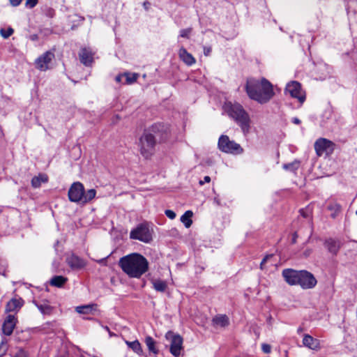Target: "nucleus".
Instances as JSON below:
<instances>
[{
	"mask_svg": "<svg viewBox=\"0 0 357 357\" xmlns=\"http://www.w3.org/2000/svg\"><path fill=\"white\" fill-rule=\"evenodd\" d=\"M191 31H192V29L191 28H188V29H182L180 31V36L181 37H183V38H188Z\"/></svg>",
	"mask_w": 357,
	"mask_h": 357,
	"instance_id": "34",
	"label": "nucleus"
},
{
	"mask_svg": "<svg viewBox=\"0 0 357 357\" xmlns=\"http://www.w3.org/2000/svg\"><path fill=\"white\" fill-rule=\"evenodd\" d=\"M219 149L225 153L231 154H241L243 152V149L240 144L234 141L230 140L227 135H222L218 140Z\"/></svg>",
	"mask_w": 357,
	"mask_h": 357,
	"instance_id": "6",
	"label": "nucleus"
},
{
	"mask_svg": "<svg viewBox=\"0 0 357 357\" xmlns=\"http://www.w3.org/2000/svg\"><path fill=\"white\" fill-rule=\"evenodd\" d=\"M80 61L85 66H89L93 62V53L86 48H83L79 53Z\"/></svg>",
	"mask_w": 357,
	"mask_h": 357,
	"instance_id": "19",
	"label": "nucleus"
},
{
	"mask_svg": "<svg viewBox=\"0 0 357 357\" xmlns=\"http://www.w3.org/2000/svg\"><path fill=\"white\" fill-rule=\"evenodd\" d=\"M271 257V256H266V257H265L263 259V260L261 261V264H260V267H261V269H263V266H264V265L265 264V263L266 262V261L268 260V259L269 257Z\"/></svg>",
	"mask_w": 357,
	"mask_h": 357,
	"instance_id": "42",
	"label": "nucleus"
},
{
	"mask_svg": "<svg viewBox=\"0 0 357 357\" xmlns=\"http://www.w3.org/2000/svg\"><path fill=\"white\" fill-rule=\"evenodd\" d=\"M285 91L292 98L298 99L301 104L305 100V93L302 90L300 83L296 81L288 83L286 86Z\"/></svg>",
	"mask_w": 357,
	"mask_h": 357,
	"instance_id": "10",
	"label": "nucleus"
},
{
	"mask_svg": "<svg viewBox=\"0 0 357 357\" xmlns=\"http://www.w3.org/2000/svg\"><path fill=\"white\" fill-rule=\"evenodd\" d=\"M151 284L154 289L157 291L164 292L167 288V282L160 279L152 280Z\"/></svg>",
	"mask_w": 357,
	"mask_h": 357,
	"instance_id": "22",
	"label": "nucleus"
},
{
	"mask_svg": "<svg viewBox=\"0 0 357 357\" xmlns=\"http://www.w3.org/2000/svg\"><path fill=\"white\" fill-rule=\"evenodd\" d=\"M294 164H286L284 165L283 168L285 169H291L293 167Z\"/></svg>",
	"mask_w": 357,
	"mask_h": 357,
	"instance_id": "44",
	"label": "nucleus"
},
{
	"mask_svg": "<svg viewBox=\"0 0 357 357\" xmlns=\"http://www.w3.org/2000/svg\"><path fill=\"white\" fill-rule=\"evenodd\" d=\"M155 139L149 132H144L139 138V146L141 154L146 158H149L154 153Z\"/></svg>",
	"mask_w": 357,
	"mask_h": 357,
	"instance_id": "5",
	"label": "nucleus"
},
{
	"mask_svg": "<svg viewBox=\"0 0 357 357\" xmlns=\"http://www.w3.org/2000/svg\"><path fill=\"white\" fill-rule=\"evenodd\" d=\"M124 76L126 78V84H132V83L135 82L138 77V75L136 73H133V74L126 73L124 75Z\"/></svg>",
	"mask_w": 357,
	"mask_h": 357,
	"instance_id": "31",
	"label": "nucleus"
},
{
	"mask_svg": "<svg viewBox=\"0 0 357 357\" xmlns=\"http://www.w3.org/2000/svg\"><path fill=\"white\" fill-rule=\"evenodd\" d=\"M106 331H108L109 332V328L107 326L105 327Z\"/></svg>",
	"mask_w": 357,
	"mask_h": 357,
	"instance_id": "50",
	"label": "nucleus"
},
{
	"mask_svg": "<svg viewBox=\"0 0 357 357\" xmlns=\"http://www.w3.org/2000/svg\"><path fill=\"white\" fill-rule=\"evenodd\" d=\"M214 324L220 327H225L229 324V318L226 315H218L213 318Z\"/></svg>",
	"mask_w": 357,
	"mask_h": 357,
	"instance_id": "24",
	"label": "nucleus"
},
{
	"mask_svg": "<svg viewBox=\"0 0 357 357\" xmlns=\"http://www.w3.org/2000/svg\"><path fill=\"white\" fill-rule=\"evenodd\" d=\"M356 214L357 215V211H356Z\"/></svg>",
	"mask_w": 357,
	"mask_h": 357,
	"instance_id": "51",
	"label": "nucleus"
},
{
	"mask_svg": "<svg viewBox=\"0 0 357 357\" xmlns=\"http://www.w3.org/2000/svg\"><path fill=\"white\" fill-rule=\"evenodd\" d=\"M302 342L304 347L311 350L319 351L321 349L320 340L308 334L303 335Z\"/></svg>",
	"mask_w": 357,
	"mask_h": 357,
	"instance_id": "15",
	"label": "nucleus"
},
{
	"mask_svg": "<svg viewBox=\"0 0 357 357\" xmlns=\"http://www.w3.org/2000/svg\"><path fill=\"white\" fill-rule=\"evenodd\" d=\"M261 349L265 354H269L271 352V347L268 344H262Z\"/></svg>",
	"mask_w": 357,
	"mask_h": 357,
	"instance_id": "38",
	"label": "nucleus"
},
{
	"mask_svg": "<svg viewBox=\"0 0 357 357\" xmlns=\"http://www.w3.org/2000/svg\"><path fill=\"white\" fill-rule=\"evenodd\" d=\"M130 237L144 243H149L152 240V233L146 225H140L130 231Z\"/></svg>",
	"mask_w": 357,
	"mask_h": 357,
	"instance_id": "9",
	"label": "nucleus"
},
{
	"mask_svg": "<svg viewBox=\"0 0 357 357\" xmlns=\"http://www.w3.org/2000/svg\"><path fill=\"white\" fill-rule=\"evenodd\" d=\"M17 319L14 315L9 314L6 317L2 326V331L4 335H10L16 326Z\"/></svg>",
	"mask_w": 357,
	"mask_h": 357,
	"instance_id": "14",
	"label": "nucleus"
},
{
	"mask_svg": "<svg viewBox=\"0 0 357 357\" xmlns=\"http://www.w3.org/2000/svg\"><path fill=\"white\" fill-rule=\"evenodd\" d=\"M178 56L187 66H190L196 63L195 58L183 47L178 50Z\"/></svg>",
	"mask_w": 357,
	"mask_h": 357,
	"instance_id": "16",
	"label": "nucleus"
},
{
	"mask_svg": "<svg viewBox=\"0 0 357 357\" xmlns=\"http://www.w3.org/2000/svg\"><path fill=\"white\" fill-rule=\"evenodd\" d=\"M67 281V278H64L61 275L54 276L52 278L50 281V284L52 286L61 287H62L66 282Z\"/></svg>",
	"mask_w": 357,
	"mask_h": 357,
	"instance_id": "28",
	"label": "nucleus"
},
{
	"mask_svg": "<svg viewBox=\"0 0 357 357\" xmlns=\"http://www.w3.org/2000/svg\"><path fill=\"white\" fill-rule=\"evenodd\" d=\"M145 343L151 352L154 354H158V349L155 347V341L150 336L145 338Z\"/></svg>",
	"mask_w": 357,
	"mask_h": 357,
	"instance_id": "27",
	"label": "nucleus"
},
{
	"mask_svg": "<svg viewBox=\"0 0 357 357\" xmlns=\"http://www.w3.org/2000/svg\"><path fill=\"white\" fill-rule=\"evenodd\" d=\"M193 213L191 211H187L181 217V221L184 224L185 227L186 228H189L192 223V219Z\"/></svg>",
	"mask_w": 357,
	"mask_h": 357,
	"instance_id": "25",
	"label": "nucleus"
},
{
	"mask_svg": "<svg viewBox=\"0 0 357 357\" xmlns=\"http://www.w3.org/2000/svg\"><path fill=\"white\" fill-rule=\"evenodd\" d=\"M13 357H28V354L22 349H19Z\"/></svg>",
	"mask_w": 357,
	"mask_h": 357,
	"instance_id": "35",
	"label": "nucleus"
},
{
	"mask_svg": "<svg viewBox=\"0 0 357 357\" xmlns=\"http://www.w3.org/2000/svg\"><path fill=\"white\" fill-rule=\"evenodd\" d=\"M300 213H301V214L303 217H306V215H305V213H304V211H303V210H301V211H300Z\"/></svg>",
	"mask_w": 357,
	"mask_h": 357,
	"instance_id": "47",
	"label": "nucleus"
},
{
	"mask_svg": "<svg viewBox=\"0 0 357 357\" xmlns=\"http://www.w3.org/2000/svg\"><path fill=\"white\" fill-rule=\"evenodd\" d=\"M97 310L96 304H89L86 305L77 306L75 308V311L79 314H93L94 311Z\"/></svg>",
	"mask_w": 357,
	"mask_h": 357,
	"instance_id": "21",
	"label": "nucleus"
},
{
	"mask_svg": "<svg viewBox=\"0 0 357 357\" xmlns=\"http://www.w3.org/2000/svg\"><path fill=\"white\" fill-rule=\"evenodd\" d=\"M14 32V30L9 27L7 29H1L0 30V34L3 38H8L10 37Z\"/></svg>",
	"mask_w": 357,
	"mask_h": 357,
	"instance_id": "32",
	"label": "nucleus"
},
{
	"mask_svg": "<svg viewBox=\"0 0 357 357\" xmlns=\"http://www.w3.org/2000/svg\"><path fill=\"white\" fill-rule=\"evenodd\" d=\"M211 181V178L208 176H206L204 178V180L199 181V184L201 185H204L205 183H209Z\"/></svg>",
	"mask_w": 357,
	"mask_h": 357,
	"instance_id": "39",
	"label": "nucleus"
},
{
	"mask_svg": "<svg viewBox=\"0 0 357 357\" xmlns=\"http://www.w3.org/2000/svg\"><path fill=\"white\" fill-rule=\"evenodd\" d=\"M297 237H298L297 233L296 232L294 233L293 237H292V243H295L296 242Z\"/></svg>",
	"mask_w": 357,
	"mask_h": 357,
	"instance_id": "45",
	"label": "nucleus"
},
{
	"mask_svg": "<svg viewBox=\"0 0 357 357\" xmlns=\"http://www.w3.org/2000/svg\"><path fill=\"white\" fill-rule=\"evenodd\" d=\"M301 271H296L291 268H287L282 271V275L285 282L291 285H298Z\"/></svg>",
	"mask_w": 357,
	"mask_h": 357,
	"instance_id": "12",
	"label": "nucleus"
},
{
	"mask_svg": "<svg viewBox=\"0 0 357 357\" xmlns=\"http://www.w3.org/2000/svg\"><path fill=\"white\" fill-rule=\"evenodd\" d=\"M248 96L261 103L268 102L274 96L272 84L266 79H248L245 86Z\"/></svg>",
	"mask_w": 357,
	"mask_h": 357,
	"instance_id": "2",
	"label": "nucleus"
},
{
	"mask_svg": "<svg viewBox=\"0 0 357 357\" xmlns=\"http://www.w3.org/2000/svg\"><path fill=\"white\" fill-rule=\"evenodd\" d=\"M8 350L7 341L3 340L0 344V357L4 356Z\"/></svg>",
	"mask_w": 357,
	"mask_h": 357,
	"instance_id": "33",
	"label": "nucleus"
},
{
	"mask_svg": "<svg viewBox=\"0 0 357 357\" xmlns=\"http://www.w3.org/2000/svg\"><path fill=\"white\" fill-rule=\"evenodd\" d=\"M38 0H26L25 6L29 8H32L36 6Z\"/></svg>",
	"mask_w": 357,
	"mask_h": 357,
	"instance_id": "36",
	"label": "nucleus"
},
{
	"mask_svg": "<svg viewBox=\"0 0 357 357\" xmlns=\"http://www.w3.org/2000/svg\"><path fill=\"white\" fill-rule=\"evenodd\" d=\"M292 122L295 124H300L301 123V121L299 119H298L297 117H294L292 119Z\"/></svg>",
	"mask_w": 357,
	"mask_h": 357,
	"instance_id": "43",
	"label": "nucleus"
},
{
	"mask_svg": "<svg viewBox=\"0 0 357 357\" xmlns=\"http://www.w3.org/2000/svg\"><path fill=\"white\" fill-rule=\"evenodd\" d=\"M314 149L318 156L330 155L335 149V144L326 138H319L314 142Z\"/></svg>",
	"mask_w": 357,
	"mask_h": 357,
	"instance_id": "8",
	"label": "nucleus"
},
{
	"mask_svg": "<svg viewBox=\"0 0 357 357\" xmlns=\"http://www.w3.org/2000/svg\"><path fill=\"white\" fill-rule=\"evenodd\" d=\"M48 181V177L45 174H39L38 176H34L31 179V185L35 188H39L43 183H46Z\"/></svg>",
	"mask_w": 357,
	"mask_h": 357,
	"instance_id": "23",
	"label": "nucleus"
},
{
	"mask_svg": "<svg viewBox=\"0 0 357 357\" xmlns=\"http://www.w3.org/2000/svg\"><path fill=\"white\" fill-rule=\"evenodd\" d=\"M24 301L22 298H12L8 302L6 311L8 312L18 311L22 307Z\"/></svg>",
	"mask_w": 357,
	"mask_h": 357,
	"instance_id": "18",
	"label": "nucleus"
},
{
	"mask_svg": "<svg viewBox=\"0 0 357 357\" xmlns=\"http://www.w3.org/2000/svg\"><path fill=\"white\" fill-rule=\"evenodd\" d=\"M54 57V55L53 53L51 52H46L36 59V68L41 71L47 70L49 68L50 63L52 61Z\"/></svg>",
	"mask_w": 357,
	"mask_h": 357,
	"instance_id": "13",
	"label": "nucleus"
},
{
	"mask_svg": "<svg viewBox=\"0 0 357 357\" xmlns=\"http://www.w3.org/2000/svg\"><path fill=\"white\" fill-rule=\"evenodd\" d=\"M225 112L237 123L244 134L251 128V119L243 107L238 102H227L224 105Z\"/></svg>",
	"mask_w": 357,
	"mask_h": 357,
	"instance_id": "3",
	"label": "nucleus"
},
{
	"mask_svg": "<svg viewBox=\"0 0 357 357\" xmlns=\"http://www.w3.org/2000/svg\"><path fill=\"white\" fill-rule=\"evenodd\" d=\"M96 195L94 189H90L86 192L84 191V187L80 182L73 183L68 190V198L72 202L85 204L91 202Z\"/></svg>",
	"mask_w": 357,
	"mask_h": 357,
	"instance_id": "4",
	"label": "nucleus"
},
{
	"mask_svg": "<svg viewBox=\"0 0 357 357\" xmlns=\"http://www.w3.org/2000/svg\"><path fill=\"white\" fill-rule=\"evenodd\" d=\"M325 246L331 253L336 255L341 247V243L337 240L328 239L326 241Z\"/></svg>",
	"mask_w": 357,
	"mask_h": 357,
	"instance_id": "20",
	"label": "nucleus"
},
{
	"mask_svg": "<svg viewBox=\"0 0 357 357\" xmlns=\"http://www.w3.org/2000/svg\"><path fill=\"white\" fill-rule=\"evenodd\" d=\"M37 307L44 314H49L52 312V307L47 303L36 304Z\"/></svg>",
	"mask_w": 357,
	"mask_h": 357,
	"instance_id": "30",
	"label": "nucleus"
},
{
	"mask_svg": "<svg viewBox=\"0 0 357 357\" xmlns=\"http://www.w3.org/2000/svg\"><path fill=\"white\" fill-rule=\"evenodd\" d=\"M165 338L170 342V353L175 357L179 356L183 349L182 337L172 331H168L165 334Z\"/></svg>",
	"mask_w": 357,
	"mask_h": 357,
	"instance_id": "7",
	"label": "nucleus"
},
{
	"mask_svg": "<svg viewBox=\"0 0 357 357\" xmlns=\"http://www.w3.org/2000/svg\"><path fill=\"white\" fill-rule=\"evenodd\" d=\"M126 344L133 350L136 354L141 355L143 353L141 344L139 341L135 340L133 342L126 341Z\"/></svg>",
	"mask_w": 357,
	"mask_h": 357,
	"instance_id": "26",
	"label": "nucleus"
},
{
	"mask_svg": "<svg viewBox=\"0 0 357 357\" xmlns=\"http://www.w3.org/2000/svg\"><path fill=\"white\" fill-rule=\"evenodd\" d=\"M298 280V285L303 289H312L317 283L313 274L305 270L301 271Z\"/></svg>",
	"mask_w": 357,
	"mask_h": 357,
	"instance_id": "11",
	"label": "nucleus"
},
{
	"mask_svg": "<svg viewBox=\"0 0 357 357\" xmlns=\"http://www.w3.org/2000/svg\"><path fill=\"white\" fill-rule=\"evenodd\" d=\"M211 52V47H204V54L205 56H208Z\"/></svg>",
	"mask_w": 357,
	"mask_h": 357,
	"instance_id": "41",
	"label": "nucleus"
},
{
	"mask_svg": "<svg viewBox=\"0 0 357 357\" xmlns=\"http://www.w3.org/2000/svg\"><path fill=\"white\" fill-rule=\"evenodd\" d=\"M165 215L171 220H173L176 217V213L172 210H166Z\"/></svg>",
	"mask_w": 357,
	"mask_h": 357,
	"instance_id": "37",
	"label": "nucleus"
},
{
	"mask_svg": "<svg viewBox=\"0 0 357 357\" xmlns=\"http://www.w3.org/2000/svg\"><path fill=\"white\" fill-rule=\"evenodd\" d=\"M66 261L68 264L73 269H79L86 266V262L75 255L69 256Z\"/></svg>",
	"mask_w": 357,
	"mask_h": 357,
	"instance_id": "17",
	"label": "nucleus"
},
{
	"mask_svg": "<svg viewBox=\"0 0 357 357\" xmlns=\"http://www.w3.org/2000/svg\"><path fill=\"white\" fill-rule=\"evenodd\" d=\"M119 264L126 275L133 278H139L149 270L147 259L138 253H132L121 257Z\"/></svg>",
	"mask_w": 357,
	"mask_h": 357,
	"instance_id": "1",
	"label": "nucleus"
},
{
	"mask_svg": "<svg viewBox=\"0 0 357 357\" xmlns=\"http://www.w3.org/2000/svg\"><path fill=\"white\" fill-rule=\"evenodd\" d=\"M328 210L333 211V213H331V217L333 218H335L341 211V206L337 204H331L330 206H328Z\"/></svg>",
	"mask_w": 357,
	"mask_h": 357,
	"instance_id": "29",
	"label": "nucleus"
},
{
	"mask_svg": "<svg viewBox=\"0 0 357 357\" xmlns=\"http://www.w3.org/2000/svg\"><path fill=\"white\" fill-rule=\"evenodd\" d=\"M121 78H122V76H121V75H118V76H116V79H116V81L117 82H120L121 81Z\"/></svg>",
	"mask_w": 357,
	"mask_h": 357,
	"instance_id": "46",
	"label": "nucleus"
},
{
	"mask_svg": "<svg viewBox=\"0 0 357 357\" xmlns=\"http://www.w3.org/2000/svg\"><path fill=\"white\" fill-rule=\"evenodd\" d=\"M22 1V0H9L10 4L13 6H19L21 3Z\"/></svg>",
	"mask_w": 357,
	"mask_h": 357,
	"instance_id": "40",
	"label": "nucleus"
},
{
	"mask_svg": "<svg viewBox=\"0 0 357 357\" xmlns=\"http://www.w3.org/2000/svg\"><path fill=\"white\" fill-rule=\"evenodd\" d=\"M109 335H110V336H113V335H114V334H113V333H112V332H110V331L109 332Z\"/></svg>",
	"mask_w": 357,
	"mask_h": 357,
	"instance_id": "49",
	"label": "nucleus"
},
{
	"mask_svg": "<svg viewBox=\"0 0 357 357\" xmlns=\"http://www.w3.org/2000/svg\"><path fill=\"white\" fill-rule=\"evenodd\" d=\"M36 38H37V36L36 35H34L31 37L32 40H35Z\"/></svg>",
	"mask_w": 357,
	"mask_h": 357,
	"instance_id": "48",
	"label": "nucleus"
}]
</instances>
